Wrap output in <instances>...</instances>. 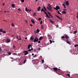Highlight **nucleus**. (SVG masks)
Masks as SVG:
<instances>
[{
    "instance_id": "1",
    "label": "nucleus",
    "mask_w": 78,
    "mask_h": 78,
    "mask_svg": "<svg viewBox=\"0 0 78 78\" xmlns=\"http://www.w3.org/2000/svg\"><path fill=\"white\" fill-rule=\"evenodd\" d=\"M48 7H47V9L49 11H52V10H51V9H52V6H51V5H50V4H48Z\"/></svg>"
},
{
    "instance_id": "2",
    "label": "nucleus",
    "mask_w": 78,
    "mask_h": 78,
    "mask_svg": "<svg viewBox=\"0 0 78 78\" xmlns=\"http://www.w3.org/2000/svg\"><path fill=\"white\" fill-rule=\"evenodd\" d=\"M38 41H39V39L37 38V37H36L35 39L34 40V42H37Z\"/></svg>"
},
{
    "instance_id": "3",
    "label": "nucleus",
    "mask_w": 78,
    "mask_h": 78,
    "mask_svg": "<svg viewBox=\"0 0 78 78\" xmlns=\"http://www.w3.org/2000/svg\"><path fill=\"white\" fill-rule=\"evenodd\" d=\"M56 8H54V9H55V10H56L57 11H58V9H60V7H59L58 6H56Z\"/></svg>"
},
{
    "instance_id": "4",
    "label": "nucleus",
    "mask_w": 78,
    "mask_h": 78,
    "mask_svg": "<svg viewBox=\"0 0 78 78\" xmlns=\"http://www.w3.org/2000/svg\"><path fill=\"white\" fill-rule=\"evenodd\" d=\"M53 69L55 71H59V70H60V69H58V68L56 67L53 68Z\"/></svg>"
},
{
    "instance_id": "5",
    "label": "nucleus",
    "mask_w": 78,
    "mask_h": 78,
    "mask_svg": "<svg viewBox=\"0 0 78 78\" xmlns=\"http://www.w3.org/2000/svg\"><path fill=\"white\" fill-rule=\"evenodd\" d=\"M23 53H25L24 54V55H27V54H28V51H23Z\"/></svg>"
},
{
    "instance_id": "6",
    "label": "nucleus",
    "mask_w": 78,
    "mask_h": 78,
    "mask_svg": "<svg viewBox=\"0 0 78 78\" xmlns=\"http://www.w3.org/2000/svg\"><path fill=\"white\" fill-rule=\"evenodd\" d=\"M10 41H11V40H10V39L9 38L7 39L6 40V42L7 43H9L10 42Z\"/></svg>"
},
{
    "instance_id": "7",
    "label": "nucleus",
    "mask_w": 78,
    "mask_h": 78,
    "mask_svg": "<svg viewBox=\"0 0 78 78\" xmlns=\"http://www.w3.org/2000/svg\"><path fill=\"white\" fill-rule=\"evenodd\" d=\"M55 16L57 17L60 20H62V18H61V17H59V16H57L56 15H55Z\"/></svg>"
},
{
    "instance_id": "8",
    "label": "nucleus",
    "mask_w": 78,
    "mask_h": 78,
    "mask_svg": "<svg viewBox=\"0 0 78 78\" xmlns=\"http://www.w3.org/2000/svg\"><path fill=\"white\" fill-rule=\"evenodd\" d=\"M65 5H67L68 6H69V1H67L66 2Z\"/></svg>"
},
{
    "instance_id": "9",
    "label": "nucleus",
    "mask_w": 78,
    "mask_h": 78,
    "mask_svg": "<svg viewBox=\"0 0 78 78\" xmlns=\"http://www.w3.org/2000/svg\"><path fill=\"white\" fill-rule=\"evenodd\" d=\"M41 9V6H39L37 8V11H40V9Z\"/></svg>"
},
{
    "instance_id": "10",
    "label": "nucleus",
    "mask_w": 78,
    "mask_h": 78,
    "mask_svg": "<svg viewBox=\"0 0 78 78\" xmlns=\"http://www.w3.org/2000/svg\"><path fill=\"white\" fill-rule=\"evenodd\" d=\"M49 20H50V22L51 23H52V24H54V23H55V22L51 20L50 19H49Z\"/></svg>"
},
{
    "instance_id": "11",
    "label": "nucleus",
    "mask_w": 78,
    "mask_h": 78,
    "mask_svg": "<svg viewBox=\"0 0 78 78\" xmlns=\"http://www.w3.org/2000/svg\"><path fill=\"white\" fill-rule=\"evenodd\" d=\"M34 38L33 36H31L30 38V39L31 41H33V39H34Z\"/></svg>"
},
{
    "instance_id": "12",
    "label": "nucleus",
    "mask_w": 78,
    "mask_h": 78,
    "mask_svg": "<svg viewBox=\"0 0 78 78\" xmlns=\"http://www.w3.org/2000/svg\"><path fill=\"white\" fill-rule=\"evenodd\" d=\"M66 42H67V43L69 44H70L71 43L70 41H69V40L66 41Z\"/></svg>"
},
{
    "instance_id": "13",
    "label": "nucleus",
    "mask_w": 78,
    "mask_h": 78,
    "mask_svg": "<svg viewBox=\"0 0 78 78\" xmlns=\"http://www.w3.org/2000/svg\"><path fill=\"white\" fill-rule=\"evenodd\" d=\"M32 47V45H31V44H29L28 45V49H30V47Z\"/></svg>"
},
{
    "instance_id": "14",
    "label": "nucleus",
    "mask_w": 78,
    "mask_h": 78,
    "mask_svg": "<svg viewBox=\"0 0 78 78\" xmlns=\"http://www.w3.org/2000/svg\"><path fill=\"white\" fill-rule=\"evenodd\" d=\"M65 37L66 39H67V40H68V39L69 38V37L67 36V35H65Z\"/></svg>"
},
{
    "instance_id": "15",
    "label": "nucleus",
    "mask_w": 78,
    "mask_h": 78,
    "mask_svg": "<svg viewBox=\"0 0 78 78\" xmlns=\"http://www.w3.org/2000/svg\"><path fill=\"white\" fill-rule=\"evenodd\" d=\"M43 39V37L41 36L40 37L39 39L40 41H41Z\"/></svg>"
},
{
    "instance_id": "16",
    "label": "nucleus",
    "mask_w": 78,
    "mask_h": 78,
    "mask_svg": "<svg viewBox=\"0 0 78 78\" xmlns=\"http://www.w3.org/2000/svg\"><path fill=\"white\" fill-rule=\"evenodd\" d=\"M10 58H11V59H12L11 60L12 62H13V61H14L15 60L14 59V58H13L12 57H10Z\"/></svg>"
},
{
    "instance_id": "17",
    "label": "nucleus",
    "mask_w": 78,
    "mask_h": 78,
    "mask_svg": "<svg viewBox=\"0 0 78 78\" xmlns=\"http://www.w3.org/2000/svg\"><path fill=\"white\" fill-rule=\"evenodd\" d=\"M12 8H14V7H15V5L12 4Z\"/></svg>"
},
{
    "instance_id": "18",
    "label": "nucleus",
    "mask_w": 78,
    "mask_h": 78,
    "mask_svg": "<svg viewBox=\"0 0 78 78\" xmlns=\"http://www.w3.org/2000/svg\"><path fill=\"white\" fill-rule=\"evenodd\" d=\"M43 12H44V13H45V14L46 15V16H47V14H47V12H46L45 11V10H44V9Z\"/></svg>"
},
{
    "instance_id": "19",
    "label": "nucleus",
    "mask_w": 78,
    "mask_h": 78,
    "mask_svg": "<svg viewBox=\"0 0 78 78\" xmlns=\"http://www.w3.org/2000/svg\"><path fill=\"white\" fill-rule=\"evenodd\" d=\"M62 13L64 14H66V11H63L62 12Z\"/></svg>"
},
{
    "instance_id": "20",
    "label": "nucleus",
    "mask_w": 78,
    "mask_h": 78,
    "mask_svg": "<svg viewBox=\"0 0 78 78\" xmlns=\"http://www.w3.org/2000/svg\"><path fill=\"white\" fill-rule=\"evenodd\" d=\"M62 6H63L64 8H66V5H65V4H62Z\"/></svg>"
},
{
    "instance_id": "21",
    "label": "nucleus",
    "mask_w": 78,
    "mask_h": 78,
    "mask_svg": "<svg viewBox=\"0 0 78 78\" xmlns=\"http://www.w3.org/2000/svg\"><path fill=\"white\" fill-rule=\"evenodd\" d=\"M31 21L32 22V23L34 24V23H35V22H34V20H31Z\"/></svg>"
},
{
    "instance_id": "22",
    "label": "nucleus",
    "mask_w": 78,
    "mask_h": 78,
    "mask_svg": "<svg viewBox=\"0 0 78 78\" xmlns=\"http://www.w3.org/2000/svg\"><path fill=\"white\" fill-rule=\"evenodd\" d=\"M36 31H37V33H39V31H39V29H38Z\"/></svg>"
},
{
    "instance_id": "23",
    "label": "nucleus",
    "mask_w": 78,
    "mask_h": 78,
    "mask_svg": "<svg viewBox=\"0 0 78 78\" xmlns=\"http://www.w3.org/2000/svg\"><path fill=\"white\" fill-rule=\"evenodd\" d=\"M66 76H67L69 77H70V74H66Z\"/></svg>"
},
{
    "instance_id": "24",
    "label": "nucleus",
    "mask_w": 78,
    "mask_h": 78,
    "mask_svg": "<svg viewBox=\"0 0 78 78\" xmlns=\"http://www.w3.org/2000/svg\"><path fill=\"white\" fill-rule=\"evenodd\" d=\"M25 11H27L28 12V9H27V7H26L25 8Z\"/></svg>"
},
{
    "instance_id": "25",
    "label": "nucleus",
    "mask_w": 78,
    "mask_h": 78,
    "mask_svg": "<svg viewBox=\"0 0 78 78\" xmlns=\"http://www.w3.org/2000/svg\"><path fill=\"white\" fill-rule=\"evenodd\" d=\"M46 17H48V18H50V17L48 16V14L46 15Z\"/></svg>"
},
{
    "instance_id": "26",
    "label": "nucleus",
    "mask_w": 78,
    "mask_h": 78,
    "mask_svg": "<svg viewBox=\"0 0 78 78\" xmlns=\"http://www.w3.org/2000/svg\"><path fill=\"white\" fill-rule=\"evenodd\" d=\"M36 15V13H34L33 14L34 16H35Z\"/></svg>"
},
{
    "instance_id": "27",
    "label": "nucleus",
    "mask_w": 78,
    "mask_h": 78,
    "mask_svg": "<svg viewBox=\"0 0 78 78\" xmlns=\"http://www.w3.org/2000/svg\"><path fill=\"white\" fill-rule=\"evenodd\" d=\"M44 8H42V9H41V12H42V11H43V12H44Z\"/></svg>"
},
{
    "instance_id": "28",
    "label": "nucleus",
    "mask_w": 78,
    "mask_h": 78,
    "mask_svg": "<svg viewBox=\"0 0 78 78\" xmlns=\"http://www.w3.org/2000/svg\"><path fill=\"white\" fill-rule=\"evenodd\" d=\"M31 9H28V12H31Z\"/></svg>"
},
{
    "instance_id": "29",
    "label": "nucleus",
    "mask_w": 78,
    "mask_h": 78,
    "mask_svg": "<svg viewBox=\"0 0 78 78\" xmlns=\"http://www.w3.org/2000/svg\"><path fill=\"white\" fill-rule=\"evenodd\" d=\"M26 62H27V60L25 59V60H24L23 62V64H25Z\"/></svg>"
},
{
    "instance_id": "30",
    "label": "nucleus",
    "mask_w": 78,
    "mask_h": 78,
    "mask_svg": "<svg viewBox=\"0 0 78 78\" xmlns=\"http://www.w3.org/2000/svg\"><path fill=\"white\" fill-rule=\"evenodd\" d=\"M3 30H2V28H1L0 29V32H3Z\"/></svg>"
},
{
    "instance_id": "31",
    "label": "nucleus",
    "mask_w": 78,
    "mask_h": 78,
    "mask_svg": "<svg viewBox=\"0 0 78 78\" xmlns=\"http://www.w3.org/2000/svg\"><path fill=\"white\" fill-rule=\"evenodd\" d=\"M43 8H44V9L45 11H47V9H46V8H45V6H43Z\"/></svg>"
},
{
    "instance_id": "32",
    "label": "nucleus",
    "mask_w": 78,
    "mask_h": 78,
    "mask_svg": "<svg viewBox=\"0 0 78 78\" xmlns=\"http://www.w3.org/2000/svg\"><path fill=\"white\" fill-rule=\"evenodd\" d=\"M58 14H60V15H62L61 13H60V12H59L58 11Z\"/></svg>"
},
{
    "instance_id": "33",
    "label": "nucleus",
    "mask_w": 78,
    "mask_h": 78,
    "mask_svg": "<svg viewBox=\"0 0 78 78\" xmlns=\"http://www.w3.org/2000/svg\"><path fill=\"white\" fill-rule=\"evenodd\" d=\"M76 33H77V30L75 31L74 32V34H75Z\"/></svg>"
},
{
    "instance_id": "34",
    "label": "nucleus",
    "mask_w": 78,
    "mask_h": 78,
    "mask_svg": "<svg viewBox=\"0 0 78 78\" xmlns=\"http://www.w3.org/2000/svg\"><path fill=\"white\" fill-rule=\"evenodd\" d=\"M41 29H44V26L43 25H41Z\"/></svg>"
},
{
    "instance_id": "35",
    "label": "nucleus",
    "mask_w": 78,
    "mask_h": 78,
    "mask_svg": "<svg viewBox=\"0 0 78 78\" xmlns=\"http://www.w3.org/2000/svg\"><path fill=\"white\" fill-rule=\"evenodd\" d=\"M8 53L9 55H11V52H8Z\"/></svg>"
},
{
    "instance_id": "36",
    "label": "nucleus",
    "mask_w": 78,
    "mask_h": 78,
    "mask_svg": "<svg viewBox=\"0 0 78 78\" xmlns=\"http://www.w3.org/2000/svg\"><path fill=\"white\" fill-rule=\"evenodd\" d=\"M38 20L40 21L41 20V18H38Z\"/></svg>"
},
{
    "instance_id": "37",
    "label": "nucleus",
    "mask_w": 78,
    "mask_h": 78,
    "mask_svg": "<svg viewBox=\"0 0 78 78\" xmlns=\"http://www.w3.org/2000/svg\"><path fill=\"white\" fill-rule=\"evenodd\" d=\"M78 44H76L74 45V47H78Z\"/></svg>"
},
{
    "instance_id": "38",
    "label": "nucleus",
    "mask_w": 78,
    "mask_h": 78,
    "mask_svg": "<svg viewBox=\"0 0 78 78\" xmlns=\"http://www.w3.org/2000/svg\"><path fill=\"white\" fill-rule=\"evenodd\" d=\"M62 39H64L65 38V37L62 36Z\"/></svg>"
},
{
    "instance_id": "39",
    "label": "nucleus",
    "mask_w": 78,
    "mask_h": 78,
    "mask_svg": "<svg viewBox=\"0 0 78 78\" xmlns=\"http://www.w3.org/2000/svg\"><path fill=\"white\" fill-rule=\"evenodd\" d=\"M12 27H14V26H15L14 24H13V23H12Z\"/></svg>"
},
{
    "instance_id": "40",
    "label": "nucleus",
    "mask_w": 78,
    "mask_h": 78,
    "mask_svg": "<svg viewBox=\"0 0 78 78\" xmlns=\"http://www.w3.org/2000/svg\"><path fill=\"white\" fill-rule=\"evenodd\" d=\"M44 59L42 60L41 62L42 63H44Z\"/></svg>"
},
{
    "instance_id": "41",
    "label": "nucleus",
    "mask_w": 78,
    "mask_h": 78,
    "mask_svg": "<svg viewBox=\"0 0 78 78\" xmlns=\"http://www.w3.org/2000/svg\"><path fill=\"white\" fill-rule=\"evenodd\" d=\"M2 33H6V32L5 31H3Z\"/></svg>"
},
{
    "instance_id": "42",
    "label": "nucleus",
    "mask_w": 78,
    "mask_h": 78,
    "mask_svg": "<svg viewBox=\"0 0 78 78\" xmlns=\"http://www.w3.org/2000/svg\"><path fill=\"white\" fill-rule=\"evenodd\" d=\"M21 2H22V3H23V2H24V0H21Z\"/></svg>"
},
{
    "instance_id": "43",
    "label": "nucleus",
    "mask_w": 78,
    "mask_h": 78,
    "mask_svg": "<svg viewBox=\"0 0 78 78\" xmlns=\"http://www.w3.org/2000/svg\"><path fill=\"white\" fill-rule=\"evenodd\" d=\"M50 44H51V43H52V41L51 40H50Z\"/></svg>"
},
{
    "instance_id": "44",
    "label": "nucleus",
    "mask_w": 78,
    "mask_h": 78,
    "mask_svg": "<svg viewBox=\"0 0 78 78\" xmlns=\"http://www.w3.org/2000/svg\"><path fill=\"white\" fill-rule=\"evenodd\" d=\"M28 51H31V49H28Z\"/></svg>"
},
{
    "instance_id": "45",
    "label": "nucleus",
    "mask_w": 78,
    "mask_h": 78,
    "mask_svg": "<svg viewBox=\"0 0 78 78\" xmlns=\"http://www.w3.org/2000/svg\"><path fill=\"white\" fill-rule=\"evenodd\" d=\"M13 55H17V54H16V53H13Z\"/></svg>"
},
{
    "instance_id": "46",
    "label": "nucleus",
    "mask_w": 78,
    "mask_h": 78,
    "mask_svg": "<svg viewBox=\"0 0 78 78\" xmlns=\"http://www.w3.org/2000/svg\"><path fill=\"white\" fill-rule=\"evenodd\" d=\"M40 24L41 25L42 23V21H41L40 23Z\"/></svg>"
},
{
    "instance_id": "47",
    "label": "nucleus",
    "mask_w": 78,
    "mask_h": 78,
    "mask_svg": "<svg viewBox=\"0 0 78 78\" xmlns=\"http://www.w3.org/2000/svg\"><path fill=\"white\" fill-rule=\"evenodd\" d=\"M50 16L51 17H52V18H53V15H51Z\"/></svg>"
},
{
    "instance_id": "48",
    "label": "nucleus",
    "mask_w": 78,
    "mask_h": 78,
    "mask_svg": "<svg viewBox=\"0 0 78 78\" xmlns=\"http://www.w3.org/2000/svg\"><path fill=\"white\" fill-rule=\"evenodd\" d=\"M48 14L49 15V16H50L51 15V13H50V12H49V13H48Z\"/></svg>"
},
{
    "instance_id": "49",
    "label": "nucleus",
    "mask_w": 78,
    "mask_h": 78,
    "mask_svg": "<svg viewBox=\"0 0 78 78\" xmlns=\"http://www.w3.org/2000/svg\"><path fill=\"white\" fill-rule=\"evenodd\" d=\"M38 42L39 44H40V43H41V41H38Z\"/></svg>"
},
{
    "instance_id": "50",
    "label": "nucleus",
    "mask_w": 78,
    "mask_h": 78,
    "mask_svg": "<svg viewBox=\"0 0 78 78\" xmlns=\"http://www.w3.org/2000/svg\"><path fill=\"white\" fill-rule=\"evenodd\" d=\"M25 22L26 23H27V22H28V21H27V20H26L25 21Z\"/></svg>"
},
{
    "instance_id": "51",
    "label": "nucleus",
    "mask_w": 78,
    "mask_h": 78,
    "mask_svg": "<svg viewBox=\"0 0 78 78\" xmlns=\"http://www.w3.org/2000/svg\"><path fill=\"white\" fill-rule=\"evenodd\" d=\"M13 48H16V46H15L14 45H13Z\"/></svg>"
},
{
    "instance_id": "52",
    "label": "nucleus",
    "mask_w": 78,
    "mask_h": 78,
    "mask_svg": "<svg viewBox=\"0 0 78 78\" xmlns=\"http://www.w3.org/2000/svg\"><path fill=\"white\" fill-rule=\"evenodd\" d=\"M21 38L20 37V39H18V40H20V41H21Z\"/></svg>"
},
{
    "instance_id": "53",
    "label": "nucleus",
    "mask_w": 78,
    "mask_h": 78,
    "mask_svg": "<svg viewBox=\"0 0 78 78\" xmlns=\"http://www.w3.org/2000/svg\"><path fill=\"white\" fill-rule=\"evenodd\" d=\"M33 57H36V55H35L34 56H33Z\"/></svg>"
},
{
    "instance_id": "54",
    "label": "nucleus",
    "mask_w": 78,
    "mask_h": 78,
    "mask_svg": "<svg viewBox=\"0 0 78 78\" xmlns=\"http://www.w3.org/2000/svg\"><path fill=\"white\" fill-rule=\"evenodd\" d=\"M47 36L48 37H49L50 36H51L50 35H49V34H48Z\"/></svg>"
},
{
    "instance_id": "55",
    "label": "nucleus",
    "mask_w": 78,
    "mask_h": 78,
    "mask_svg": "<svg viewBox=\"0 0 78 78\" xmlns=\"http://www.w3.org/2000/svg\"><path fill=\"white\" fill-rule=\"evenodd\" d=\"M30 25L31 27H33V25L32 24H30Z\"/></svg>"
},
{
    "instance_id": "56",
    "label": "nucleus",
    "mask_w": 78,
    "mask_h": 78,
    "mask_svg": "<svg viewBox=\"0 0 78 78\" xmlns=\"http://www.w3.org/2000/svg\"><path fill=\"white\" fill-rule=\"evenodd\" d=\"M16 39H18V40H19V38H18V37L17 36L16 37Z\"/></svg>"
},
{
    "instance_id": "57",
    "label": "nucleus",
    "mask_w": 78,
    "mask_h": 78,
    "mask_svg": "<svg viewBox=\"0 0 78 78\" xmlns=\"http://www.w3.org/2000/svg\"><path fill=\"white\" fill-rule=\"evenodd\" d=\"M3 21L4 22H7V21H6V20H3Z\"/></svg>"
},
{
    "instance_id": "58",
    "label": "nucleus",
    "mask_w": 78,
    "mask_h": 78,
    "mask_svg": "<svg viewBox=\"0 0 78 78\" xmlns=\"http://www.w3.org/2000/svg\"><path fill=\"white\" fill-rule=\"evenodd\" d=\"M18 10L19 11H21V10L20 9H18Z\"/></svg>"
},
{
    "instance_id": "59",
    "label": "nucleus",
    "mask_w": 78,
    "mask_h": 78,
    "mask_svg": "<svg viewBox=\"0 0 78 78\" xmlns=\"http://www.w3.org/2000/svg\"><path fill=\"white\" fill-rule=\"evenodd\" d=\"M4 5H5V3H3L2 4V6H4Z\"/></svg>"
},
{
    "instance_id": "60",
    "label": "nucleus",
    "mask_w": 78,
    "mask_h": 78,
    "mask_svg": "<svg viewBox=\"0 0 78 78\" xmlns=\"http://www.w3.org/2000/svg\"><path fill=\"white\" fill-rule=\"evenodd\" d=\"M63 11H66V9H63Z\"/></svg>"
},
{
    "instance_id": "61",
    "label": "nucleus",
    "mask_w": 78,
    "mask_h": 78,
    "mask_svg": "<svg viewBox=\"0 0 78 78\" xmlns=\"http://www.w3.org/2000/svg\"><path fill=\"white\" fill-rule=\"evenodd\" d=\"M56 27H59V25H56Z\"/></svg>"
},
{
    "instance_id": "62",
    "label": "nucleus",
    "mask_w": 78,
    "mask_h": 78,
    "mask_svg": "<svg viewBox=\"0 0 78 78\" xmlns=\"http://www.w3.org/2000/svg\"><path fill=\"white\" fill-rule=\"evenodd\" d=\"M32 56H34V53L32 54Z\"/></svg>"
},
{
    "instance_id": "63",
    "label": "nucleus",
    "mask_w": 78,
    "mask_h": 78,
    "mask_svg": "<svg viewBox=\"0 0 78 78\" xmlns=\"http://www.w3.org/2000/svg\"><path fill=\"white\" fill-rule=\"evenodd\" d=\"M17 59H18V60H19V58H17Z\"/></svg>"
},
{
    "instance_id": "64",
    "label": "nucleus",
    "mask_w": 78,
    "mask_h": 78,
    "mask_svg": "<svg viewBox=\"0 0 78 78\" xmlns=\"http://www.w3.org/2000/svg\"><path fill=\"white\" fill-rule=\"evenodd\" d=\"M25 39H27V37H26L25 38Z\"/></svg>"
}]
</instances>
